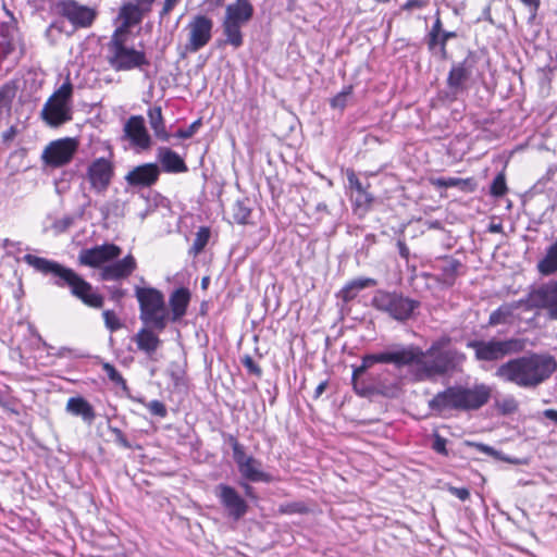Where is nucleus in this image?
<instances>
[{
    "label": "nucleus",
    "instance_id": "1",
    "mask_svg": "<svg viewBox=\"0 0 557 557\" xmlns=\"http://www.w3.org/2000/svg\"><path fill=\"white\" fill-rule=\"evenodd\" d=\"M556 368L557 362L554 357L532 352L502 363L496 369L495 376L521 388H535L545 382Z\"/></svg>",
    "mask_w": 557,
    "mask_h": 557
},
{
    "label": "nucleus",
    "instance_id": "2",
    "mask_svg": "<svg viewBox=\"0 0 557 557\" xmlns=\"http://www.w3.org/2000/svg\"><path fill=\"white\" fill-rule=\"evenodd\" d=\"M448 342L449 339L436 341L426 350L416 345H407V349H411L414 355L407 367L413 368L412 373L417 381H429L444 375L466 359L456 349H444Z\"/></svg>",
    "mask_w": 557,
    "mask_h": 557
},
{
    "label": "nucleus",
    "instance_id": "3",
    "mask_svg": "<svg viewBox=\"0 0 557 557\" xmlns=\"http://www.w3.org/2000/svg\"><path fill=\"white\" fill-rule=\"evenodd\" d=\"M23 260L38 272L53 274L55 276L54 285L58 287H69L71 294L84 305L95 309H99L103 306V297L94 292L91 284L85 281L74 270L55 261L30 253L25 255Z\"/></svg>",
    "mask_w": 557,
    "mask_h": 557
},
{
    "label": "nucleus",
    "instance_id": "4",
    "mask_svg": "<svg viewBox=\"0 0 557 557\" xmlns=\"http://www.w3.org/2000/svg\"><path fill=\"white\" fill-rule=\"evenodd\" d=\"M135 297L139 305V319L144 325L157 332L165 330L170 313L162 292L154 287H135Z\"/></svg>",
    "mask_w": 557,
    "mask_h": 557
},
{
    "label": "nucleus",
    "instance_id": "5",
    "mask_svg": "<svg viewBox=\"0 0 557 557\" xmlns=\"http://www.w3.org/2000/svg\"><path fill=\"white\" fill-rule=\"evenodd\" d=\"M466 346L473 350L475 361L496 363L506 357L522 352L525 348V339L518 337L471 339Z\"/></svg>",
    "mask_w": 557,
    "mask_h": 557
},
{
    "label": "nucleus",
    "instance_id": "6",
    "mask_svg": "<svg viewBox=\"0 0 557 557\" xmlns=\"http://www.w3.org/2000/svg\"><path fill=\"white\" fill-rule=\"evenodd\" d=\"M128 32H120V26L114 30L109 42V64L115 71H145L150 65L144 51L136 50L125 45L124 37Z\"/></svg>",
    "mask_w": 557,
    "mask_h": 557
},
{
    "label": "nucleus",
    "instance_id": "7",
    "mask_svg": "<svg viewBox=\"0 0 557 557\" xmlns=\"http://www.w3.org/2000/svg\"><path fill=\"white\" fill-rule=\"evenodd\" d=\"M73 85L66 79L46 101L41 110L42 120L58 127L72 120Z\"/></svg>",
    "mask_w": 557,
    "mask_h": 557
},
{
    "label": "nucleus",
    "instance_id": "8",
    "mask_svg": "<svg viewBox=\"0 0 557 557\" xmlns=\"http://www.w3.org/2000/svg\"><path fill=\"white\" fill-rule=\"evenodd\" d=\"M372 304L377 310L386 312L389 317L398 321L409 319L419 305L417 301L404 297L403 295L383 290H379L374 295Z\"/></svg>",
    "mask_w": 557,
    "mask_h": 557
},
{
    "label": "nucleus",
    "instance_id": "9",
    "mask_svg": "<svg viewBox=\"0 0 557 557\" xmlns=\"http://www.w3.org/2000/svg\"><path fill=\"white\" fill-rule=\"evenodd\" d=\"M213 21L202 14H197L186 25L188 32L185 50L195 53L209 44L212 37Z\"/></svg>",
    "mask_w": 557,
    "mask_h": 557
},
{
    "label": "nucleus",
    "instance_id": "10",
    "mask_svg": "<svg viewBox=\"0 0 557 557\" xmlns=\"http://www.w3.org/2000/svg\"><path fill=\"white\" fill-rule=\"evenodd\" d=\"M413 356L412 350L407 349V345L396 344L385 351L363 356L362 361L368 369L374 363H389L396 368H404L412 361Z\"/></svg>",
    "mask_w": 557,
    "mask_h": 557
},
{
    "label": "nucleus",
    "instance_id": "11",
    "mask_svg": "<svg viewBox=\"0 0 557 557\" xmlns=\"http://www.w3.org/2000/svg\"><path fill=\"white\" fill-rule=\"evenodd\" d=\"M156 0H128L120 8L117 18L121 21L120 32H128L131 27L141 23L151 11Z\"/></svg>",
    "mask_w": 557,
    "mask_h": 557
},
{
    "label": "nucleus",
    "instance_id": "12",
    "mask_svg": "<svg viewBox=\"0 0 557 557\" xmlns=\"http://www.w3.org/2000/svg\"><path fill=\"white\" fill-rule=\"evenodd\" d=\"M114 169L112 163L106 158L94 160L87 168L86 177L90 188L99 195L104 194L112 181Z\"/></svg>",
    "mask_w": 557,
    "mask_h": 557
},
{
    "label": "nucleus",
    "instance_id": "13",
    "mask_svg": "<svg viewBox=\"0 0 557 557\" xmlns=\"http://www.w3.org/2000/svg\"><path fill=\"white\" fill-rule=\"evenodd\" d=\"M76 150V139L66 137L50 143L42 152V159L48 165L62 166L72 160Z\"/></svg>",
    "mask_w": 557,
    "mask_h": 557
},
{
    "label": "nucleus",
    "instance_id": "14",
    "mask_svg": "<svg viewBox=\"0 0 557 557\" xmlns=\"http://www.w3.org/2000/svg\"><path fill=\"white\" fill-rule=\"evenodd\" d=\"M59 13L65 17L74 28L89 27L96 18V11L73 0H65L58 4Z\"/></svg>",
    "mask_w": 557,
    "mask_h": 557
},
{
    "label": "nucleus",
    "instance_id": "15",
    "mask_svg": "<svg viewBox=\"0 0 557 557\" xmlns=\"http://www.w3.org/2000/svg\"><path fill=\"white\" fill-rule=\"evenodd\" d=\"M472 73V64L468 59L451 66L447 77L446 98L456 100L467 89V82Z\"/></svg>",
    "mask_w": 557,
    "mask_h": 557
},
{
    "label": "nucleus",
    "instance_id": "16",
    "mask_svg": "<svg viewBox=\"0 0 557 557\" xmlns=\"http://www.w3.org/2000/svg\"><path fill=\"white\" fill-rule=\"evenodd\" d=\"M214 493L232 518L238 520L246 515L248 505L234 487L221 483Z\"/></svg>",
    "mask_w": 557,
    "mask_h": 557
},
{
    "label": "nucleus",
    "instance_id": "17",
    "mask_svg": "<svg viewBox=\"0 0 557 557\" xmlns=\"http://www.w3.org/2000/svg\"><path fill=\"white\" fill-rule=\"evenodd\" d=\"M121 248L114 244H103L92 248L83 249L78 255L81 264L97 268L121 255Z\"/></svg>",
    "mask_w": 557,
    "mask_h": 557
},
{
    "label": "nucleus",
    "instance_id": "18",
    "mask_svg": "<svg viewBox=\"0 0 557 557\" xmlns=\"http://www.w3.org/2000/svg\"><path fill=\"white\" fill-rule=\"evenodd\" d=\"M492 388L486 384H475L468 388L459 386L460 410L470 411L478 410L488 403Z\"/></svg>",
    "mask_w": 557,
    "mask_h": 557
},
{
    "label": "nucleus",
    "instance_id": "19",
    "mask_svg": "<svg viewBox=\"0 0 557 557\" xmlns=\"http://www.w3.org/2000/svg\"><path fill=\"white\" fill-rule=\"evenodd\" d=\"M160 168L156 163H144L132 169L125 181L133 187H150L159 178Z\"/></svg>",
    "mask_w": 557,
    "mask_h": 557
},
{
    "label": "nucleus",
    "instance_id": "20",
    "mask_svg": "<svg viewBox=\"0 0 557 557\" xmlns=\"http://www.w3.org/2000/svg\"><path fill=\"white\" fill-rule=\"evenodd\" d=\"M126 137L134 146L140 149H148L151 146V138L145 125V119L141 115L131 116L124 125Z\"/></svg>",
    "mask_w": 557,
    "mask_h": 557
},
{
    "label": "nucleus",
    "instance_id": "21",
    "mask_svg": "<svg viewBox=\"0 0 557 557\" xmlns=\"http://www.w3.org/2000/svg\"><path fill=\"white\" fill-rule=\"evenodd\" d=\"M136 260L132 255H127L122 260L113 262L101 269L100 275L104 281H117L126 278L136 269Z\"/></svg>",
    "mask_w": 557,
    "mask_h": 557
},
{
    "label": "nucleus",
    "instance_id": "22",
    "mask_svg": "<svg viewBox=\"0 0 557 557\" xmlns=\"http://www.w3.org/2000/svg\"><path fill=\"white\" fill-rule=\"evenodd\" d=\"M429 407L433 411L460 410L459 386H450L438 392L431 400Z\"/></svg>",
    "mask_w": 557,
    "mask_h": 557
},
{
    "label": "nucleus",
    "instance_id": "23",
    "mask_svg": "<svg viewBox=\"0 0 557 557\" xmlns=\"http://www.w3.org/2000/svg\"><path fill=\"white\" fill-rule=\"evenodd\" d=\"M190 301V292L186 287L175 289L169 298L171 322H178L187 312Z\"/></svg>",
    "mask_w": 557,
    "mask_h": 557
},
{
    "label": "nucleus",
    "instance_id": "24",
    "mask_svg": "<svg viewBox=\"0 0 557 557\" xmlns=\"http://www.w3.org/2000/svg\"><path fill=\"white\" fill-rule=\"evenodd\" d=\"M252 16L253 7L250 2L235 1L226 5L223 20L244 26Z\"/></svg>",
    "mask_w": 557,
    "mask_h": 557
},
{
    "label": "nucleus",
    "instance_id": "25",
    "mask_svg": "<svg viewBox=\"0 0 557 557\" xmlns=\"http://www.w3.org/2000/svg\"><path fill=\"white\" fill-rule=\"evenodd\" d=\"M157 157L164 172L183 173L188 170L182 157L168 147H160Z\"/></svg>",
    "mask_w": 557,
    "mask_h": 557
},
{
    "label": "nucleus",
    "instance_id": "26",
    "mask_svg": "<svg viewBox=\"0 0 557 557\" xmlns=\"http://www.w3.org/2000/svg\"><path fill=\"white\" fill-rule=\"evenodd\" d=\"M535 300L536 305H546L548 317L557 320V281L542 285Z\"/></svg>",
    "mask_w": 557,
    "mask_h": 557
},
{
    "label": "nucleus",
    "instance_id": "27",
    "mask_svg": "<svg viewBox=\"0 0 557 557\" xmlns=\"http://www.w3.org/2000/svg\"><path fill=\"white\" fill-rule=\"evenodd\" d=\"M154 329L145 325L141 327L134 337L139 350L144 351L147 356L151 357L159 348L161 339L154 334Z\"/></svg>",
    "mask_w": 557,
    "mask_h": 557
},
{
    "label": "nucleus",
    "instance_id": "28",
    "mask_svg": "<svg viewBox=\"0 0 557 557\" xmlns=\"http://www.w3.org/2000/svg\"><path fill=\"white\" fill-rule=\"evenodd\" d=\"M65 409L72 416L81 417L88 424H91L96 418L92 406L81 396L69 398Z\"/></svg>",
    "mask_w": 557,
    "mask_h": 557
},
{
    "label": "nucleus",
    "instance_id": "29",
    "mask_svg": "<svg viewBox=\"0 0 557 557\" xmlns=\"http://www.w3.org/2000/svg\"><path fill=\"white\" fill-rule=\"evenodd\" d=\"M242 476L250 482H270L271 475L261 469V462L253 457L238 468Z\"/></svg>",
    "mask_w": 557,
    "mask_h": 557
},
{
    "label": "nucleus",
    "instance_id": "30",
    "mask_svg": "<svg viewBox=\"0 0 557 557\" xmlns=\"http://www.w3.org/2000/svg\"><path fill=\"white\" fill-rule=\"evenodd\" d=\"M346 175L349 188L357 193L355 198L356 206L369 207L373 201L372 195L367 191V188L360 182L354 170H348Z\"/></svg>",
    "mask_w": 557,
    "mask_h": 557
},
{
    "label": "nucleus",
    "instance_id": "31",
    "mask_svg": "<svg viewBox=\"0 0 557 557\" xmlns=\"http://www.w3.org/2000/svg\"><path fill=\"white\" fill-rule=\"evenodd\" d=\"M242 25L228 22L226 20L222 21V30L224 40L222 44L230 45L234 49H238L244 44V36L242 33Z\"/></svg>",
    "mask_w": 557,
    "mask_h": 557
},
{
    "label": "nucleus",
    "instance_id": "32",
    "mask_svg": "<svg viewBox=\"0 0 557 557\" xmlns=\"http://www.w3.org/2000/svg\"><path fill=\"white\" fill-rule=\"evenodd\" d=\"M147 114L150 127L153 131L154 136L162 141H169L170 134L165 129L161 107L150 108Z\"/></svg>",
    "mask_w": 557,
    "mask_h": 557
},
{
    "label": "nucleus",
    "instance_id": "33",
    "mask_svg": "<svg viewBox=\"0 0 557 557\" xmlns=\"http://www.w3.org/2000/svg\"><path fill=\"white\" fill-rule=\"evenodd\" d=\"M376 281L370 277H358L348 282L341 290V295L344 301L354 299L357 294L370 286H375Z\"/></svg>",
    "mask_w": 557,
    "mask_h": 557
},
{
    "label": "nucleus",
    "instance_id": "34",
    "mask_svg": "<svg viewBox=\"0 0 557 557\" xmlns=\"http://www.w3.org/2000/svg\"><path fill=\"white\" fill-rule=\"evenodd\" d=\"M461 267L459 260L454 258H445L441 265V282L445 285L451 286L458 275V270Z\"/></svg>",
    "mask_w": 557,
    "mask_h": 557
},
{
    "label": "nucleus",
    "instance_id": "35",
    "mask_svg": "<svg viewBox=\"0 0 557 557\" xmlns=\"http://www.w3.org/2000/svg\"><path fill=\"white\" fill-rule=\"evenodd\" d=\"M537 269L544 275H549L557 271V240L549 247L546 256L539 262Z\"/></svg>",
    "mask_w": 557,
    "mask_h": 557
},
{
    "label": "nucleus",
    "instance_id": "36",
    "mask_svg": "<svg viewBox=\"0 0 557 557\" xmlns=\"http://www.w3.org/2000/svg\"><path fill=\"white\" fill-rule=\"evenodd\" d=\"M513 311L515 306H509V304L502 305L490 314L488 325L496 326L507 323L508 320L512 317Z\"/></svg>",
    "mask_w": 557,
    "mask_h": 557
},
{
    "label": "nucleus",
    "instance_id": "37",
    "mask_svg": "<svg viewBox=\"0 0 557 557\" xmlns=\"http://www.w3.org/2000/svg\"><path fill=\"white\" fill-rule=\"evenodd\" d=\"M540 292V287L530 292L525 298L519 299L517 301H512L509 306H515V311L524 308L527 310L532 309H546V305H536L535 294Z\"/></svg>",
    "mask_w": 557,
    "mask_h": 557
},
{
    "label": "nucleus",
    "instance_id": "38",
    "mask_svg": "<svg viewBox=\"0 0 557 557\" xmlns=\"http://www.w3.org/2000/svg\"><path fill=\"white\" fill-rule=\"evenodd\" d=\"M210 234H211L210 228L207 226H201L197 231L193 246H191V250L195 255L200 253L203 250V248L207 246L209 238H210Z\"/></svg>",
    "mask_w": 557,
    "mask_h": 557
},
{
    "label": "nucleus",
    "instance_id": "39",
    "mask_svg": "<svg viewBox=\"0 0 557 557\" xmlns=\"http://www.w3.org/2000/svg\"><path fill=\"white\" fill-rule=\"evenodd\" d=\"M230 442L233 449V459L237 468H240L244 463L249 461L252 456L246 454L245 447L235 437L231 436Z\"/></svg>",
    "mask_w": 557,
    "mask_h": 557
},
{
    "label": "nucleus",
    "instance_id": "40",
    "mask_svg": "<svg viewBox=\"0 0 557 557\" xmlns=\"http://www.w3.org/2000/svg\"><path fill=\"white\" fill-rule=\"evenodd\" d=\"M232 215L236 223L246 224L250 216V209L243 201L238 200L233 205Z\"/></svg>",
    "mask_w": 557,
    "mask_h": 557
},
{
    "label": "nucleus",
    "instance_id": "41",
    "mask_svg": "<svg viewBox=\"0 0 557 557\" xmlns=\"http://www.w3.org/2000/svg\"><path fill=\"white\" fill-rule=\"evenodd\" d=\"M308 511H309V508L302 502L286 503V504H281L278 506V512L282 515H294V513L304 515V513H307Z\"/></svg>",
    "mask_w": 557,
    "mask_h": 557
},
{
    "label": "nucleus",
    "instance_id": "42",
    "mask_svg": "<svg viewBox=\"0 0 557 557\" xmlns=\"http://www.w3.org/2000/svg\"><path fill=\"white\" fill-rule=\"evenodd\" d=\"M102 370L107 374L108 379L115 385L126 388V381L122 374L109 362L102 363Z\"/></svg>",
    "mask_w": 557,
    "mask_h": 557
},
{
    "label": "nucleus",
    "instance_id": "43",
    "mask_svg": "<svg viewBox=\"0 0 557 557\" xmlns=\"http://www.w3.org/2000/svg\"><path fill=\"white\" fill-rule=\"evenodd\" d=\"M435 184L444 188L459 187L461 189H466V187L471 184V180H463L459 177H441L436 180Z\"/></svg>",
    "mask_w": 557,
    "mask_h": 557
},
{
    "label": "nucleus",
    "instance_id": "44",
    "mask_svg": "<svg viewBox=\"0 0 557 557\" xmlns=\"http://www.w3.org/2000/svg\"><path fill=\"white\" fill-rule=\"evenodd\" d=\"M442 32H443L442 22L440 18V12L437 11L435 22H434L432 29L428 36V47L430 50H433L437 46L440 34Z\"/></svg>",
    "mask_w": 557,
    "mask_h": 557
},
{
    "label": "nucleus",
    "instance_id": "45",
    "mask_svg": "<svg viewBox=\"0 0 557 557\" xmlns=\"http://www.w3.org/2000/svg\"><path fill=\"white\" fill-rule=\"evenodd\" d=\"M507 191L506 177L504 173H498L492 182L491 194L494 197H502Z\"/></svg>",
    "mask_w": 557,
    "mask_h": 557
},
{
    "label": "nucleus",
    "instance_id": "46",
    "mask_svg": "<svg viewBox=\"0 0 557 557\" xmlns=\"http://www.w3.org/2000/svg\"><path fill=\"white\" fill-rule=\"evenodd\" d=\"M352 87H345L339 94H337L332 100L331 106L335 109L343 110L348 102V99L351 97Z\"/></svg>",
    "mask_w": 557,
    "mask_h": 557
},
{
    "label": "nucleus",
    "instance_id": "47",
    "mask_svg": "<svg viewBox=\"0 0 557 557\" xmlns=\"http://www.w3.org/2000/svg\"><path fill=\"white\" fill-rule=\"evenodd\" d=\"M102 317L107 329H109L111 332L121 329L122 324L120 322V319L112 310H104L102 312Z\"/></svg>",
    "mask_w": 557,
    "mask_h": 557
},
{
    "label": "nucleus",
    "instance_id": "48",
    "mask_svg": "<svg viewBox=\"0 0 557 557\" xmlns=\"http://www.w3.org/2000/svg\"><path fill=\"white\" fill-rule=\"evenodd\" d=\"M38 339L42 343V346L47 349L48 354L57 356L59 358L69 357L73 354V350L69 347H61L55 349L53 346L45 342L41 336H38Z\"/></svg>",
    "mask_w": 557,
    "mask_h": 557
},
{
    "label": "nucleus",
    "instance_id": "49",
    "mask_svg": "<svg viewBox=\"0 0 557 557\" xmlns=\"http://www.w3.org/2000/svg\"><path fill=\"white\" fill-rule=\"evenodd\" d=\"M200 125H201V121L197 120V121L193 122L188 127L180 128L176 132L175 137L181 138V139L190 138L196 134V132L198 131Z\"/></svg>",
    "mask_w": 557,
    "mask_h": 557
},
{
    "label": "nucleus",
    "instance_id": "50",
    "mask_svg": "<svg viewBox=\"0 0 557 557\" xmlns=\"http://www.w3.org/2000/svg\"><path fill=\"white\" fill-rule=\"evenodd\" d=\"M147 408L151 414L160 418H164L168 413L165 405L159 400H151Z\"/></svg>",
    "mask_w": 557,
    "mask_h": 557
},
{
    "label": "nucleus",
    "instance_id": "51",
    "mask_svg": "<svg viewBox=\"0 0 557 557\" xmlns=\"http://www.w3.org/2000/svg\"><path fill=\"white\" fill-rule=\"evenodd\" d=\"M242 363L248 370L249 373L260 377L262 375L261 368L253 361V359L246 355L242 358Z\"/></svg>",
    "mask_w": 557,
    "mask_h": 557
},
{
    "label": "nucleus",
    "instance_id": "52",
    "mask_svg": "<svg viewBox=\"0 0 557 557\" xmlns=\"http://www.w3.org/2000/svg\"><path fill=\"white\" fill-rule=\"evenodd\" d=\"M456 36H457V34L455 32H448V30H443L440 34L437 46H440L441 54L443 58H446V54H447V50H446L447 41L451 38H455Z\"/></svg>",
    "mask_w": 557,
    "mask_h": 557
},
{
    "label": "nucleus",
    "instance_id": "53",
    "mask_svg": "<svg viewBox=\"0 0 557 557\" xmlns=\"http://www.w3.org/2000/svg\"><path fill=\"white\" fill-rule=\"evenodd\" d=\"M497 407L503 413H511L517 410L518 404L513 397H507L498 401Z\"/></svg>",
    "mask_w": 557,
    "mask_h": 557
},
{
    "label": "nucleus",
    "instance_id": "54",
    "mask_svg": "<svg viewBox=\"0 0 557 557\" xmlns=\"http://www.w3.org/2000/svg\"><path fill=\"white\" fill-rule=\"evenodd\" d=\"M368 370V368L366 367V364L362 362L359 367H356L354 368V371H352V377H351V381H352V384H354V388L355 391L360 394V395H364V392L363 389H360L359 388V383H358V377L363 374L366 371Z\"/></svg>",
    "mask_w": 557,
    "mask_h": 557
},
{
    "label": "nucleus",
    "instance_id": "55",
    "mask_svg": "<svg viewBox=\"0 0 557 557\" xmlns=\"http://www.w3.org/2000/svg\"><path fill=\"white\" fill-rule=\"evenodd\" d=\"M109 430L114 435L115 443H117L119 445H121L124 448H132L131 443L128 442V440L125 437V435L123 434V432L120 429L110 426Z\"/></svg>",
    "mask_w": 557,
    "mask_h": 557
},
{
    "label": "nucleus",
    "instance_id": "56",
    "mask_svg": "<svg viewBox=\"0 0 557 557\" xmlns=\"http://www.w3.org/2000/svg\"><path fill=\"white\" fill-rule=\"evenodd\" d=\"M73 224V218L72 216H63L62 219L57 220L53 223V228L58 233L65 232L71 225Z\"/></svg>",
    "mask_w": 557,
    "mask_h": 557
},
{
    "label": "nucleus",
    "instance_id": "57",
    "mask_svg": "<svg viewBox=\"0 0 557 557\" xmlns=\"http://www.w3.org/2000/svg\"><path fill=\"white\" fill-rule=\"evenodd\" d=\"M446 443V438L436 434L432 447L436 453L447 455Z\"/></svg>",
    "mask_w": 557,
    "mask_h": 557
},
{
    "label": "nucleus",
    "instance_id": "58",
    "mask_svg": "<svg viewBox=\"0 0 557 557\" xmlns=\"http://www.w3.org/2000/svg\"><path fill=\"white\" fill-rule=\"evenodd\" d=\"M448 491L451 495L456 496L462 502L467 500L470 497V492L467 487L448 486Z\"/></svg>",
    "mask_w": 557,
    "mask_h": 557
},
{
    "label": "nucleus",
    "instance_id": "59",
    "mask_svg": "<svg viewBox=\"0 0 557 557\" xmlns=\"http://www.w3.org/2000/svg\"><path fill=\"white\" fill-rule=\"evenodd\" d=\"M181 2V0H164L163 8L160 11V18H163Z\"/></svg>",
    "mask_w": 557,
    "mask_h": 557
},
{
    "label": "nucleus",
    "instance_id": "60",
    "mask_svg": "<svg viewBox=\"0 0 557 557\" xmlns=\"http://www.w3.org/2000/svg\"><path fill=\"white\" fill-rule=\"evenodd\" d=\"M425 5H426V1H424V0H408L403 5V10L411 11L413 9H422Z\"/></svg>",
    "mask_w": 557,
    "mask_h": 557
},
{
    "label": "nucleus",
    "instance_id": "61",
    "mask_svg": "<svg viewBox=\"0 0 557 557\" xmlns=\"http://www.w3.org/2000/svg\"><path fill=\"white\" fill-rule=\"evenodd\" d=\"M16 134H17L16 127L11 126L9 129H7L2 133L3 143H11L14 139V137L16 136Z\"/></svg>",
    "mask_w": 557,
    "mask_h": 557
},
{
    "label": "nucleus",
    "instance_id": "62",
    "mask_svg": "<svg viewBox=\"0 0 557 557\" xmlns=\"http://www.w3.org/2000/svg\"><path fill=\"white\" fill-rule=\"evenodd\" d=\"M397 247H398L399 255H400L404 259H408V257H409V248L407 247V245L405 244V242H403V240H398V242H397Z\"/></svg>",
    "mask_w": 557,
    "mask_h": 557
},
{
    "label": "nucleus",
    "instance_id": "63",
    "mask_svg": "<svg viewBox=\"0 0 557 557\" xmlns=\"http://www.w3.org/2000/svg\"><path fill=\"white\" fill-rule=\"evenodd\" d=\"M521 2L524 4V5H528L531 8V11L534 14H536L539 8H540V3L541 1L540 0H521Z\"/></svg>",
    "mask_w": 557,
    "mask_h": 557
},
{
    "label": "nucleus",
    "instance_id": "64",
    "mask_svg": "<svg viewBox=\"0 0 557 557\" xmlns=\"http://www.w3.org/2000/svg\"><path fill=\"white\" fill-rule=\"evenodd\" d=\"M545 418L554 421L557 424V410L555 409H546L544 411Z\"/></svg>",
    "mask_w": 557,
    "mask_h": 557
}]
</instances>
